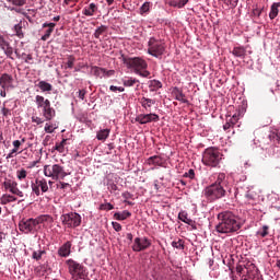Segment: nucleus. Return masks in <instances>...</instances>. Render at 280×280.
<instances>
[{
    "instance_id": "63",
    "label": "nucleus",
    "mask_w": 280,
    "mask_h": 280,
    "mask_svg": "<svg viewBox=\"0 0 280 280\" xmlns=\"http://www.w3.org/2000/svg\"><path fill=\"white\" fill-rule=\"evenodd\" d=\"M231 128H233L231 126V122H229V120L226 121V124L223 125V130H231Z\"/></svg>"
},
{
    "instance_id": "3",
    "label": "nucleus",
    "mask_w": 280,
    "mask_h": 280,
    "mask_svg": "<svg viewBox=\"0 0 280 280\" xmlns=\"http://www.w3.org/2000/svg\"><path fill=\"white\" fill-rule=\"evenodd\" d=\"M201 161L207 167H219L222 161V153L218 148H208L203 151Z\"/></svg>"
},
{
    "instance_id": "14",
    "label": "nucleus",
    "mask_w": 280,
    "mask_h": 280,
    "mask_svg": "<svg viewBox=\"0 0 280 280\" xmlns=\"http://www.w3.org/2000/svg\"><path fill=\"white\" fill-rule=\"evenodd\" d=\"M0 49L4 51L8 58H12V54H14V48L10 46V42L5 40V37L0 33Z\"/></svg>"
},
{
    "instance_id": "37",
    "label": "nucleus",
    "mask_w": 280,
    "mask_h": 280,
    "mask_svg": "<svg viewBox=\"0 0 280 280\" xmlns=\"http://www.w3.org/2000/svg\"><path fill=\"white\" fill-rule=\"evenodd\" d=\"M173 248H177L178 250H185V241L178 238V241L172 242Z\"/></svg>"
},
{
    "instance_id": "33",
    "label": "nucleus",
    "mask_w": 280,
    "mask_h": 280,
    "mask_svg": "<svg viewBox=\"0 0 280 280\" xmlns=\"http://www.w3.org/2000/svg\"><path fill=\"white\" fill-rule=\"evenodd\" d=\"M232 54L236 58H244L246 56V49L244 47H234Z\"/></svg>"
},
{
    "instance_id": "48",
    "label": "nucleus",
    "mask_w": 280,
    "mask_h": 280,
    "mask_svg": "<svg viewBox=\"0 0 280 280\" xmlns=\"http://www.w3.org/2000/svg\"><path fill=\"white\" fill-rule=\"evenodd\" d=\"M196 176V172H194L192 168H190L187 173L184 174V178H190L191 180H194Z\"/></svg>"
},
{
    "instance_id": "41",
    "label": "nucleus",
    "mask_w": 280,
    "mask_h": 280,
    "mask_svg": "<svg viewBox=\"0 0 280 280\" xmlns=\"http://www.w3.org/2000/svg\"><path fill=\"white\" fill-rule=\"evenodd\" d=\"M32 187V191L36 195V196H40V187L38 186V182L37 179L35 180V183H33L31 185Z\"/></svg>"
},
{
    "instance_id": "40",
    "label": "nucleus",
    "mask_w": 280,
    "mask_h": 280,
    "mask_svg": "<svg viewBox=\"0 0 280 280\" xmlns=\"http://www.w3.org/2000/svg\"><path fill=\"white\" fill-rule=\"evenodd\" d=\"M122 84L124 86H132L133 84H139V80L132 78L125 79L122 80Z\"/></svg>"
},
{
    "instance_id": "27",
    "label": "nucleus",
    "mask_w": 280,
    "mask_h": 280,
    "mask_svg": "<svg viewBox=\"0 0 280 280\" xmlns=\"http://www.w3.org/2000/svg\"><path fill=\"white\" fill-rule=\"evenodd\" d=\"M130 215H132V213H130V211L124 210L122 212H115L114 218H115V220L124 221V220H128V218H130Z\"/></svg>"
},
{
    "instance_id": "35",
    "label": "nucleus",
    "mask_w": 280,
    "mask_h": 280,
    "mask_svg": "<svg viewBox=\"0 0 280 280\" xmlns=\"http://www.w3.org/2000/svg\"><path fill=\"white\" fill-rule=\"evenodd\" d=\"M37 185L43 194H47L49 191V186L47 185V179H36Z\"/></svg>"
},
{
    "instance_id": "26",
    "label": "nucleus",
    "mask_w": 280,
    "mask_h": 280,
    "mask_svg": "<svg viewBox=\"0 0 280 280\" xmlns=\"http://www.w3.org/2000/svg\"><path fill=\"white\" fill-rule=\"evenodd\" d=\"M16 197L9 194H4L0 197L1 205H10V202H16Z\"/></svg>"
},
{
    "instance_id": "23",
    "label": "nucleus",
    "mask_w": 280,
    "mask_h": 280,
    "mask_svg": "<svg viewBox=\"0 0 280 280\" xmlns=\"http://www.w3.org/2000/svg\"><path fill=\"white\" fill-rule=\"evenodd\" d=\"M187 215H188L187 211H180L178 213V220H180L185 224H188L189 226H194V224H196V222L191 219H188Z\"/></svg>"
},
{
    "instance_id": "12",
    "label": "nucleus",
    "mask_w": 280,
    "mask_h": 280,
    "mask_svg": "<svg viewBox=\"0 0 280 280\" xmlns=\"http://www.w3.org/2000/svg\"><path fill=\"white\" fill-rule=\"evenodd\" d=\"M3 187L10 194H13V196H18L19 198H25V195L19 189V184L14 180L7 179L3 182Z\"/></svg>"
},
{
    "instance_id": "61",
    "label": "nucleus",
    "mask_w": 280,
    "mask_h": 280,
    "mask_svg": "<svg viewBox=\"0 0 280 280\" xmlns=\"http://www.w3.org/2000/svg\"><path fill=\"white\" fill-rule=\"evenodd\" d=\"M247 279H249V280H264V279H261V277H259V275H254L253 277L248 276Z\"/></svg>"
},
{
    "instance_id": "24",
    "label": "nucleus",
    "mask_w": 280,
    "mask_h": 280,
    "mask_svg": "<svg viewBox=\"0 0 280 280\" xmlns=\"http://www.w3.org/2000/svg\"><path fill=\"white\" fill-rule=\"evenodd\" d=\"M37 86L38 89H40L42 93H49V91L54 90V85H51L47 81H39Z\"/></svg>"
},
{
    "instance_id": "58",
    "label": "nucleus",
    "mask_w": 280,
    "mask_h": 280,
    "mask_svg": "<svg viewBox=\"0 0 280 280\" xmlns=\"http://www.w3.org/2000/svg\"><path fill=\"white\" fill-rule=\"evenodd\" d=\"M112 75H115V70H105L104 77L110 78Z\"/></svg>"
},
{
    "instance_id": "21",
    "label": "nucleus",
    "mask_w": 280,
    "mask_h": 280,
    "mask_svg": "<svg viewBox=\"0 0 280 280\" xmlns=\"http://www.w3.org/2000/svg\"><path fill=\"white\" fill-rule=\"evenodd\" d=\"M148 165H159L160 167L163 166V158H161L160 155H153L150 156L147 160Z\"/></svg>"
},
{
    "instance_id": "8",
    "label": "nucleus",
    "mask_w": 280,
    "mask_h": 280,
    "mask_svg": "<svg viewBox=\"0 0 280 280\" xmlns=\"http://www.w3.org/2000/svg\"><path fill=\"white\" fill-rule=\"evenodd\" d=\"M203 196L208 202H215V200H220L226 196V189L222 186H218L217 184H211L203 189Z\"/></svg>"
},
{
    "instance_id": "59",
    "label": "nucleus",
    "mask_w": 280,
    "mask_h": 280,
    "mask_svg": "<svg viewBox=\"0 0 280 280\" xmlns=\"http://www.w3.org/2000/svg\"><path fill=\"white\" fill-rule=\"evenodd\" d=\"M108 189H109V191H117V189H118L117 184H109Z\"/></svg>"
},
{
    "instance_id": "18",
    "label": "nucleus",
    "mask_w": 280,
    "mask_h": 280,
    "mask_svg": "<svg viewBox=\"0 0 280 280\" xmlns=\"http://www.w3.org/2000/svg\"><path fill=\"white\" fill-rule=\"evenodd\" d=\"M98 8L95 3H90L89 7H85L82 11L84 16H95V12H97Z\"/></svg>"
},
{
    "instance_id": "15",
    "label": "nucleus",
    "mask_w": 280,
    "mask_h": 280,
    "mask_svg": "<svg viewBox=\"0 0 280 280\" xmlns=\"http://www.w3.org/2000/svg\"><path fill=\"white\" fill-rule=\"evenodd\" d=\"M172 95L177 102H182V104H189V100H187V96L179 88H174L172 90Z\"/></svg>"
},
{
    "instance_id": "9",
    "label": "nucleus",
    "mask_w": 280,
    "mask_h": 280,
    "mask_svg": "<svg viewBox=\"0 0 280 280\" xmlns=\"http://www.w3.org/2000/svg\"><path fill=\"white\" fill-rule=\"evenodd\" d=\"M148 54L153 58H162L165 54V43L156 37H150L148 42Z\"/></svg>"
},
{
    "instance_id": "4",
    "label": "nucleus",
    "mask_w": 280,
    "mask_h": 280,
    "mask_svg": "<svg viewBox=\"0 0 280 280\" xmlns=\"http://www.w3.org/2000/svg\"><path fill=\"white\" fill-rule=\"evenodd\" d=\"M35 104L37 108L42 110V115L46 119V121H51V119L56 117V109L51 107V102L49 101V98H45V96L42 95H36Z\"/></svg>"
},
{
    "instance_id": "5",
    "label": "nucleus",
    "mask_w": 280,
    "mask_h": 280,
    "mask_svg": "<svg viewBox=\"0 0 280 280\" xmlns=\"http://www.w3.org/2000/svg\"><path fill=\"white\" fill-rule=\"evenodd\" d=\"M125 65L130 67V69H133L135 73L138 75H141V78H148L150 75V71H148V62L144 59H141L139 57L124 58Z\"/></svg>"
},
{
    "instance_id": "30",
    "label": "nucleus",
    "mask_w": 280,
    "mask_h": 280,
    "mask_svg": "<svg viewBox=\"0 0 280 280\" xmlns=\"http://www.w3.org/2000/svg\"><path fill=\"white\" fill-rule=\"evenodd\" d=\"M187 3H189V0H171L170 5H172V8H185V5H187Z\"/></svg>"
},
{
    "instance_id": "50",
    "label": "nucleus",
    "mask_w": 280,
    "mask_h": 280,
    "mask_svg": "<svg viewBox=\"0 0 280 280\" xmlns=\"http://www.w3.org/2000/svg\"><path fill=\"white\" fill-rule=\"evenodd\" d=\"M32 122L33 124H37V126H40V124H43V118L38 117V116H32Z\"/></svg>"
},
{
    "instance_id": "31",
    "label": "nucleus",
    "mask_w": 280,
    "mask_h": 280,
    "mask_svg": "<svg viewBox=\"0 0 280 280\" xmlns=\"http://www.w3.org/2000/svg\"><path fill=\"white\" fill-rule=\"evenodd\" d=\"M241 117H242V112H241V110L236 112V113L231 117V119L228 120L229 124H230V126H231L232 128H234V127H235V124H237V122L240 121Z\"/></svg>"
},
{
    "instance_id": "29",
    "label": "nucleus",
    "mask_w": 280,
    "mask_h": 280,
    "mask_svg": "<svg viewBox=\"0 0 280 280\" xmlns=\"http://www.w3.org/2000/svg\"><path fill=\"white\" fill-rule=\"evenodd\" d=\"M110 135V130L108 129H103L100 130L96 135V139H98V141H106L108 139V136Z\"/></svg>"
},
{
    "instance_id": "1",
    "label": "nucleus",
    "mask_w": 280,
    "mask_h": 280,
    "mask_svg": "<svg viewBox=\"0 0 280 280\" xmlns=\"http://www.w3.org/2000/svg\"><path fill=\"white\" fill-rule=\"evenodd\" d=\"M219 223L215 226L217 233H237L242 229V223L232 211L225 210L218 214Z\"/></svg>"
},
{
    "instance_id": "47",
    "label": "nucleus",
    "mask_w": 280,
    "mask_h": 280,
    "mask_svg": "<svg viewBox=\"0 0 280 280\" xmlns=\"http://www.w3.org/2000/svg\"><path fill=\"white\" fill-rule=\"evenodd\" d=\"M109 91H112L113 93H117V91H119V93H124L126 91V89H124L121 86L110 85Z\"/></svg>"
},
{
    "instance_id": "55",
    "label": "nucleus",
    "mask_w": 280,
    "mask_h": 280,
    "mask_svg": "<svg viewBox=\"0 0 280 280\" xmlns=\"http://www.w3.org/2000/svg\"><path fill=\"white\" fill-rule=\"evenodd\" d=\"M122 198H125V200H130L132 199V194H130L129 191H125L122 192Z\"/></svg>"
},
{
    "instance_id": "60",
    "label": "nucleus",
    "mask_w": 280,
    "mask_h": 280,
    "mask_svg": "<svg viewBox=\"0 0 280 280\" xmlns=\"http://www.w3.org/2000/svg\"><path fill=\"white\" fill-rule=\"evenodd\" d=\"M85 95H86V90H80L79 91V98L80 100H84Z\"/></svg>"
},
{
    "instance_id": "45",
    "label": "nucleus",
    "mask_w": 280,
    "mask_h": 280,
    "mask_svg": "<svg viewBox=\"0 0 280 280\" xmlns=\"http://www.w3.org/2000/svg\"><path fill=\"white\" fill-rule=\"evenodd\" d=\"M75 63V57L73 55H70L68 57L67 67L66 69H73V65Z\"/></svg>"
},
{
    "instance_id": "20",
    "label": "nucleus",
    "mask_w": 280,
    "mask_h": 280,
    "mask_svg": "<svg viewBox=\"0 0 280 280\" xmlns=\"http://www.w3.org/2000/svg\"><path fill=\"white\" fill-rule=\"evenodd\" d=\"M140 104H141L142 108L150 110V108H152V106H154L156 104V101H154L152 98H148V97H142L140 100Z\"/></svg>"
},
{
    "instance_id": "34",
    "label": "nucleus",
    "mask_w": 280,
    "mask_h": 280,
    "mask_svg": "<svg viewBox=\"0 0 280 280\" xmlns=\"http://www.w3.org/2000/svg\"><path fill=\"white\" fill-rule=\"evenodd\" d=\"M163 88V83H161V81L159 80H151L150 84H149V89L150 91H159V89Z\"/></svg>"
},
{
    "instance_id": "16",
    "label": "nucleus",
    "mask_w": 280,
    "mask_h": 280,
    "mask_svg": "<svg viewBox=\"0 0 280 280\" xmlns=\"http://www.w3.org/2000/svg\"><path fill=\"white\" fill-rule=\"evenodd\" d=\"M71 242H66L61 247L58 249L59 257H69L71 255Z\"/></svg>"
},
{
    "instance_id": "54",
    "label": "nucleus",
    "mask_w": 280,
    "mask_h": 280,
    "mask_svg": "<svg viewBox=\"0 0 280 280\" xmlns=\"http://www.w3.org/2000/svg\"><path fill=\"white\" fill-rule=\"evenodd\" d=\"M142 13H145L150 10V3L145 2L142 4V7L140 8Z\"/></svg>"
},
{
    "instance_id": "39",
    "label": "nucleus",
    "mask_w": 280,
    "mask_h": 280,
    "mask_svg": "<svg viewBox=\"0 0 280 280\" xmlns=\"http://www.w3.org/2000/svg\"><path fill=\"white\" fill-rule=\"evenodd\" d=\"M16 178L20 180H25L27 178V171L25 168H20L16 171Z\"/></svg>"
},
{
    "instance_id": "13",
    "label": "nucleus",
    "mask_w": 280,
    "mask_h": 280,
    "mask_svg": "<svg viewBox=\"0 0 280 280\" xmlns=\"http://www.w3.org/2000/svg\"><path fill=\"white\" fill-rule=\"evenodd\" d=\"M160 117L158 114H140L136 117V121L138 124H140L141 126H144L145 124H152V122H156L160 121Z\"/></svg>"
},
{
    "instance_id": "28",
    "label": "nucleus",
    "mask_w": 280,
    "mask_h": 280,
    "mask_svg": "<svg viewBox=\"0 0 280 280\" xmlns=\"http://www.w3.org/2000/svg\"><path fill=\"white\" fill-rule=\"evenodd\" d=\"M213 185H218L219 187H223L226 185V174L224 173H219L217 180L213 183Z\"/></svg>"
},
{
    "instance_id": "19",
    "label": "nucleus",
    "mask_w": 280,
    "mask_h": 280,
    "mask_svg": "<svg viewBox=\"0 0 280 280\" xmlns=\"http://www.w3.org/2000/svg\"><path fill=\"white\" fill-rule=\"evenodd\" d=\"M12 82H14V79L8 73L2 74L0 78V85L2 86V89H5V86H10Z\"/></svg>"
},
{
    "instance_id": "10",
    "label": "nucleus",
    "mask_w": 280,
    "mask_h": 280,
    "mask_svg": "<svg viewBox=\"0 0 280 280\" xmlns=\"http://www.w3.org/2000/svg\"><path fill=\"white\" fill-rule=\"evenodd\" d=\"M60 219L67 229H78L82 224V217L78 212L62 214Z\"/></svg>"
},
{
    "instance_id": "62",
    "label": "nucleus",
    "mask_w": 280,
    "mask_h": 280,
    "mask_svg": "<svg viewBox=\"0 0 280 280\" xmlns=\"http://www.w3.org/2000/svg\"><path fill=\"white\" fill-rule=\"evenodd\" d=\"M13 148L19 150L21 148V141L20 140L13 141Z\"/></svg>"
},
{
    "instance_id": "22",
    "label": "nucleus",
    "mask_w": 280,
    "mask_h": 280,
    "mask_svg": "<svg viewBox=\"0 0 280 280\" xmlns=\"http://www.w3.org/2000/svg\"><path fill=\"white\" fill-rule=\"evenodd\" d=\"M279 8H280V2H275L271 4L270 12H269V19L273 21V19H277L279 16Z\"/></svg>"
},
{
    "instance_id": "25",
    "label": "nucleus",
    "mask_w": 280,
    "mask_h": 280,
    "mask_svg": "<svg viewBox=\"0 0 280 280\" xmlns=\"http://www.w3.org/2000/svg\"><path fill=\"white\" fill-rule=\"evenodd\" d=\"M108 32V26L106 25H101L98 27H96V30L94 31V38H96L97 40H100L101 36H103V34H106Z\"/></svg>"
},
{
    "instance_id": "42",
    "label": "nucleus",
    "mask_w": 280,
    "mask_h": 280,
    "mask_svg": "<svg viewBox=\"0 0 280 280\" xmlns=\"http://www.w3.org/2000/svg\"><path fill=\"white\" fill-rule=\"evenodd\" d=\"M57 189H63V191L67 189H71V184L65 183V182H58Z\"/></svg>"
},
{
    "instance_id": "52",
    "label": "nucleus",
    "mask_w": 280,
    "mask_h": 280,
    "mask_svg": "<svg viewBox=\"0 0 280 280\" xmlns=\"http://www.w3.org/2000/svg\"><path fill=\"white\" fill-rule=\"evenodd\" d=\"M55 150H57V152L62 154L65 152V147L61 143H56Z\"/></svg>"
},
{
    "instance_id": "43",
    "label": "nucleus",
    "mask_w": 280,
    "mask_h": 280,
    "mask_svg": "<svg viewBox=\"0 0 280 280\" xmlns=\"http://www.w3.org/2000/svg\"><path fill=\"white\" fill-rule=\"evenodd\" d=\"M8 3H12V5H16L18 8H23L25 5V0H7Z\"/></svg>"
},
{
    "instance_id": "38",
    "label": "nucleus",
    "mask_w": 280,
    "mask_h": 280,
    "mask_svg": "<svg viewBox=\"0 0 280 280\" xmlns=\"http://www.w3.org/2000/svg\"><path fill=\"white\" fill-rule=\"evenodd\" d=\"M14 32L18 38H23L25 36L23 34V25L21 23L14 25Z\"/></svg>"
},
{
    "instance_id": "32",
    "label": "nucleus",
    "mask_w": 280,
    "mask_h": 280,
    "mask_svg": "<svg viewBox=\"0 0 280 280\" xmlns=\"http://www.w3.org/2000/svg\"><path fill=\"white\" fill-rule=\"evenodd\" d=\"M92 73L96 78H104V73H106V69L94 66L92 67Z\"/></svg>"
},
{
    "instance_id": "6",
    "label": "nucleus",
    "mask_w": 280,
    "mask_h": 280,
    "mask_svg": "<svg viewBox=\"0 0 280 280\" xmlns=\"http://www.w3.org/2000/svg\"><path fill=\"white\" fill-rule=\"evenodd\" d=\"M44 176L52 180H65L69 174L65 171V166L60 164H47L44 166Z\"/></svg>"
},
{
    "instance_id": "51",
    "label": "nucleus",
    "mask_w": 280,
    "mask_h": 280,
    "mask_svg": "<svg viewBox=\"0 0 280 280\" xmlns=\"http://www.w3.org/2000/svg\"><path fill=\"white\" fill-rule=\"evenodd\" d=\"M45 132H47L48 135H51L54 132V126L46 124L45 128H44Z\"/></svg>"
},
{
    "instance_id": "11",
    "label": "nucleus",
    "mask_w": 280,
    "mask_h": 280,
    "mask_svg": "<svg viewBox=\"0 0 280 280\" xmlns=\"http://www.w3.org/2000/svg\"><path fill=\"white\" fill-rule=\"evenodd\" d=\"M152 246V242L148 237H136L132 245V250L135 253H141V250H147Z\"/></svg>"
},
{
    "instance_id": "57",
    "label": "nucleus",
    "mask_w": 280,
    "mask_h": 280,
    "mask_svg": "<svg viewBox=\"0 0 280 280\" xmlns=\"http://www.w3.org/2000/svg\"><path fill=\"white\" fill-rule=\"evenodd\" d=\"M236 272H237V275H244V266L237 265L236 266Z\"/></svg>"
},
{
    "instance_id": "17",
    "label": "nucleus",
    "mask_w": 280,
    "mask_h": 280,
    "mask_svg": "<svg viewBox=\"0 0 280 280\" xmlns=\"http://www.w3.org/2000/svg\"><path fill=\"white\" fill-rule=\"evenodd\" d=\"M43 28L48 27L45 34L42 36V40H49L51 34H54V28L56 27V23H44L42 25Z\"/></svg>"
},
{
    "instance_id": "2",
    "label": "nucleus",
    "mask_w": 280,
    "mask_h": 280,
    "mask_svg": "<svg viewBox=\"0 0 280 280\" xmlns=\"http://www.w3.org/2000/svg\"><path fill=\"white\" fill-rule=\"evenodd\" d=\"M51 218L47 214L39 215L37 218L22 219L19 222V230L21 233L28 235V233H36L38 231V224H43V222H49Z\"/></svg>"
},
{
    "instance_id": "56",
    "label": "nucleus",
    "mask_w": 280,
    "mask_h": 280,
    "mask_svg": "<svg viewBox=\"0 0 280 280\" xmlns=\"http://www.w3.org/2000/svg\"><path fill=\"white\" fill-rule=\"evenodd\" d=\"M228 5H231V8H237V1L238 0H226Z\"/></svg>"
},
{
    "instance_id": "36",
    "label": "nucleus",
    "mask_w": 280,
    "mask_h": 280,
    "mask_svg": "<svg viewBox=\"0 0 280 280\" xmlns=\"http://www.w3.org/2000/svg\"><path fill=\"white\" fill-rule=\"evenodd\" d=\"M45 254V249L35 250L32 254V259H35V261H40V259H43V255Z\"/></svg>"
},
{
    "instance_id": "49",
    "label": "nucleus",
    "mask_w": 280,
    "mask_h": 280,
    "mask_svg": "<svg viewBox=\"0 0 280 280\" xmlns=\"http://www.w3.org/2000/svg\"><path fill=\"white\" fill-rule=\"evenodd\" d=\"M268 225H264L262 231H258V235H260V237H266L268 235Z\"/></svg>"
},
{
    "instance_id": "7",
    "label": "nucleus",
    "mask_w": 280,
    "mask_h": 280,
    "mask_svg": "<svg viewBox=\"0 0 280 280\" xmlns=\"http://www.w3.org/2000/svg\"><path fill=\"white\" fill-rule=\"evenodd\" d=\"M66 264L68 266V272L71 275L72 280H80V279H86V267L84 265L73 260L68 259L66 260Z\"/></svg>"
},
{
    "instance_id": "44",
    "label": "nucleus",
    "mask_w": 280,
    "mask_h": 280,
    "mask_svg": "<svg viewBox=\"0 0 280 280\" xmlns=\"http://www.w3.org/2000/svg\"><path fill=\"white\" fill-rule=\"evenodd\" d=\"M101 211H113L115 209V206L113 203H102L100 206Z\"/></svg>"
},
{
    "instance_id": "64",
    "label": "nucleus",
    "mask_w": 280,
    "mask_h": 280,
    "mask_svg": "<svg viewBox=\"0 0 280 280\" xmlns=\"http://www.w3.org/2000/svg\"><path fill=\"white\" fill-rule=\"evenodd\" d=\"M30 60H33V57H32V55H26V59H25V62H30Z\"/></svg>"
},
{
    "instance_id": "46",
    "label": "nucleus",
    "mask_w": 280,
    "mask_h": 280,
    "mask_svg": "<svg viewBox=\"0 0 280 280\" xmlns=\"http://www.w3.org/2000/svg\"><path fill=\"white\" fill-rule=\"evenodd\" d=\"M261 12H264V8H254L253 9V16H256L257 19H259L261 16Z\"/></svg>"
},
{
    "instance_id": "53",
    "label": "nucleus",
    "mask_w": 280,
    "mask_h": 280,
    "mask_svg": "<svg viewBox=\"0 0 280 280\" xmlns=\"http://www.w3.org/2000/svg\"><path fill=\"white\" fill-rule=\"evenodd\" d=\"M113 229L119 233V231H121V224L118 222H112Z\"/></svg>"
}]
</instances>
